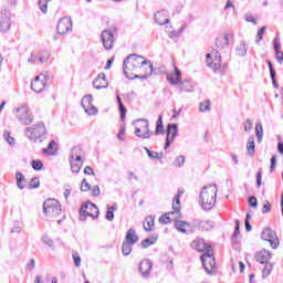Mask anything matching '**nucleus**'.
Returning a JSON list of instances; mask_svg holds the SVG:
<instances>
[{
    "label": "nucleus",
    "mask_w": 283,
    "mask_h": 283,
    "mask_svg": "<svg viewBox=\"0 0 283 283\" xmlns=\"http://www.w3.org/2000/svg\"><path fill=\"white\" fill-rule=\"evenodd\" d=\"M123 70L124 76L129 78V81H134V78L145 81L151 76L154 65L151 61H148L142 55L130 54L124 60Z\"/></svg>",
    "instance_id": "1"
},
{
    "label": "nucleus",
    "mask_w": 283,
    "mask_h": 283,
    "mask_svg": "<svg viewBox=\"0 0 283 283\" xmlns=\"http://www.w3.org/2000/svg\"><path fill=\"white\" fill-rule=\"evenodd\" d=\"M217 196H218V186L210 185V186H205L202 188L199 200L205 211H211V209H213V207L216 206Z\"/></svg>",
    "instance_id": "2"
},
{
    "label": "nucleus",
    "mask_w": 283,
    "mask_h": 283,
    "mask_svg": "<svg viewBox=\"0 0 283 283\" xmlns=\"http://www.w3.org/2000/svg\"><path fill=\"white\" fill-rule=\"evenodd\" d=\"M175 73L167 75L170 85H179L180 94L185 92H193V84L189 80L182 81V73L178 70V66L174 64Z\"/></svg>",
    "instance_id": "3"
},
{
    "label": "nucleus",
    "mask_w": 283,
    "mask_h": 283,
    "mask_svg": "<svg viewBox=\"0 0 283 283\" xmlns=\"http://www.w3.org/2000/svg\"><path fill=\"white\" fill-rule=\"evenodd\" d=\"M48 130L45 129V124L38 123L25 129V136L29 140H33V143H43L45 140V135Z\"/></svg>",
    "instance_id": "4"
},
{
    "label": "nucleus",
    "mask_w": 283,
    "mask_h": 283,
    "mask_svg": "<svg viewBox=\"0 0 283 283\" xmlns=\"http://www.w3.org/2000/svg\"><path fill=\"white\" fill-rule=\"evenodd\" d=\"M135 125V136L137 138L149 139L154 135V133L149 129V120L145 118L136 119Z\"/></svg>",
    "instance_id": "5"
},
{
    "label": "nucleus",
    "mask_w": 283,
    "mask_h": 283,
    "mask_svg": "<svg viewBox=\"0 0 283 283\" xmlns=\"http://www.w3.org/2000/svg\"><path fill=\"white\" fill-rule=\"evenodd\" d=\"M62 211L61 203L56 199H48L43 203L44 216L56 218V216H61Z\"/></svg>",
    "instance_id": "6"
},
{
    "label": "nucleus",
    "mask_w": 283,
    "mask_h": 283,
    "mask_svg": "<svg viewBox=\"0 0 283 283\" xmlns=\"http://www.w3.org/2000/svg\"><path fill=\"white\" fill-rule=\"evenodd\" d=\"M98 207H96L93 202L83 203L80 209V220L85 221L87 217L93 218V220L98 219Z\"/></svg>",
    "instance_id": "7"
},
{
    "label": "nucleus",
    "mask_w": 283,
    "mask_h": 283,
    "mask_svg": "<svg viewBox=\"0 0 283 283\" xmlns=\"http://www.w3.org/2000/svg\"><path fill=\"white\" fill-rule=\"evenodd\" d=\"M81 147L75 146L71 150V170L73 174H78L83 167V159H81Z\"/></svg>",
    "instance_id": "8"
},
{
    "label": "nucleus",
    "mask_w": 283,
    "mask_h": 283,
    "mask_svg": "<svg viewBox=\"0 0 283 283\" xmlns=\"http://www.w3.org/2000/svg\"><path fill=\"white\" fill-rule=\"evenodd\" d=\"M174 211L166 212L159 218L160 224H171V222H178L182 216L180 214V206L176 207V203H172Z\"/></svg>",
    "instance_id": "9"
},
{
    "label": "nucleus",
    "mask_w": 283,
    "mask_h": 283,
    "mask_svg": "<svg viewBox=\"0 0 283 283\" xmlns=\"http://www.w3.org/2000/svg\"><path fill=\"white\" fill-rule=\"evenodd\" d=\"M201 262L205 271L211 275V273H213V269H216V258H213L212 249H208L207 252L201 255Z\"/></svg>",
    "instance_id": "10"
},
{
    "label": "nucleus",
    "mask_w": 283,
    "mask_h": 283,
    "mask_svg": "<svg viewBox=\"0 0 283 283\" xmlns=\"http://www.w3.org/2000/svg\"><path fill=\"white\" fill-rule=\"evenodd\" d=\"M261 238L265 242H269L272 249H277V247H280V239H277L275 230H271V228H265L261 233Z\"/></svg>",
    "instance_id": "11"
},
{
    "label": "nucleus",
    "mask_w": 283,
    "mask_h": 283,
    "mask_svg": "<svg viewBox=\"0 0 283 283\" xmlns=\"http://www.w3.org/2000/svg\"><path fill=\"white\" fill-rule=\"evenodd\" d=\"M17 119L21 125H32V122L34 120L28 106H21L17 109Z\"/></svg>",
    "instance_id": "12"
},
{
    "label": "nucleus",
    "mask_w": 283,
    "mask_h": 283,
    "mask_svg": "<svg viewBox=\"0 0 283 283\" xmlns=\"http://www.w3.org/2000/svg\"><path fill=\"white\" fill-rule=\"evenodd\" d=\"M93 102L94 97L92 95H85L81 102L85 114H87L88 116H96V114H98V108L94 106Z\"/></svg>",
    "instance_id": "13"
},
{
    "label": "nucleus",
    "mask_w": 283,
    "mask_h": 283,
    "mask_svg": "<svg viewBox=\"0 0 283 283\" xmlns=\"http://www.w3.org/2000/svg\"><path fill=\"white\" fill-rule=\"evenodd\" d=\"M206 63L208 67H212L214 74H218L222 67V55L218 51L214 52V60L211 59V53L206 55Z\"/></svg>",
    "instance_id": "14"
},
{
    "label": "nucleus",
    "mask_w": 283,
    "mask_h": 283,
    "mask_svg": "<svg viewBox=\"0 0 283 283\" xmlns=\"http://www.w3.org/2000/svg\"><path fill=\"white\" fill-rule=\"evenodd\" d=\"M12 28V19L10 18V10L2 9L1 17H0V32L4 34Z\"/></svg>",
    "instance_id": "15"
},
{
    "label": "nucleus",
    "mask_w": 283,
    "mask_h": 283,
    "mask_svg": "<svg viewBox=\"0 0 283 283\" xmlns=\"http://www.w3.org/2000/svg\"><path fill=\"white\" fill-rule=\"evenodd\" d=\"M166 134L167 136L164 149H169L171 147V143H174L178 136V124H168Z\"/></svg>",
    "instance_id": "16"
},
{
    "label": "nucleus",
    "mask_w": 283,
    "mask_h": 283,
    "mask_svg": "<svg viewBox=\"0 0 283 283\" xmlns=\"http://www.w3.org/2000/svg\"><path fill=\"white\" fill-rule=\"evenodd\" d=\"M45 78H48V76L43 74L35 76L34 81L31 82V90L36 94H41V92L45 90Z\"/></svg>",
    "instance_id": "17"
},
{
    "label": "nucleus",
    "mask_w": 283,
    "mask_h": 283,
    "mask_svg": "<svg viewBox=\"0 0 283 283\" xmlns=\"http://www.w3.org/2000/svg\"><path fill=\"white\" fill-rule=\"evenodd\" d=\"M57 34H67V32H72V19L70 18H62L57 22Z\"/></svg>",
    "instance_id": "18"
},
{
    "label": "nucleus",
    "mask_w": 283,
    "mask_h": 283,
    "mask_svg": "<svg viewBox=\"0 0 283 283\" xmlns=\"http://www.w3.org/2000/svg\"><path fill=\"white\" fill-rule=\"evenodd\" d=\"M101 39L105 50H112V48H114V33H112V31H102Z\"/></svg>",
    "instance_id": "19"
},
{
    "label": "nucleus",
    "mask_w": 283,
    "mask_h": 283,
    "mask_svg": "<svg viewBox=\"0 0 283 283\" xmlns=\"http://www.w3.org/2000/svg\"><path fill=\"white\" fill-rule=\"evenodd\" d=\"M175 229H177V231H179V233H195V227L193 223H189L187 221H176L175 222Z\"/></svg>",
    "instance_id": "20"
},
{
    "label": "nucleus",
    "mask_w": 283,
    "mask_h": 283,
    "mask_svg": "<svg viewBox=\"0 0 283 283\" xmlns=\"http://www.w3.org/2000/svg\"><path fill=\"white\" fill-rule=\"evenodd\" d=\"M154 266V263L149 259H144L139 263V273H142V276L149 277L151 275V269Z\"/></svg>",
    "instance_id": "21"
},
{
    "label": "nucleus",
    "mask_w": 283,
    "mask_h": 283,
    "mask_svg": "<svg viewBox=\"0 0 283 283\" xmlns=\"http://www.w3.org/2000/svg\"><path fill=\"white\" fill-rule=\"evenodd\" d=\"M192 224L196 229L199 231H211L213 229V222L207 221V220H200V219H193Z\"/></svg>",
    "instance_id": "22"
},
{
    "label": "nucleus",
    "mask_w": 283,
    "mask_h": 283,
    "mask_svg": "<svg viewBox=\"0 0 283 283\" xmlns=\"http://www.w3.org/2000/svg\"><path fill=\"white\" fill-rule=\"evenodd\" d=\"M108 86L109 84L107 83L105 73H99L93 81L94 90H107Z\"/></svg>",
    "instance_id": "23"
},
{
    "label": "nucleus",
    "mask_w": 283,
    "mask_h": 283,
    "mask_svg": "<svg viewBox=\"0 0 283 283\" xmlns=\"http://www.w3.org/2000/svg\"><path fill=\"white\" fill-rule=\"evenodd\" d=\"M231 35H229V33H223L221 35H219L216 39V48L217 50H227V48H229V39Z\"/></svg>",
    "instance_id": "24"
},
{
    "label": "nucleus",
    "mask_w": 283,
    "mask_h": 283,
    "mask_svg": "<svg viewBox=\"0 0 283 283\" xmlns=\"http://www.w3.org/2000/svg\"><path fill=\"white\" fill-rule=\"evenodd\" d=\"M273 258V254L269 250H261L255 253V260L259 264H269V260Z\"/></svg>",
    "instance_id": "25"
},
{
    "label": "nucleus",
    "mask_w": 283,
    "mask_h": 283,
    "mask_svg": "<svg viewBox=\"0 0 283 283\" xmlns=\"http://www.w3.org/2000/svg\"><path fill=\"white\" fill-rule=\"evenodd\" d=\"M155 21L158 23V25H165L169 23V13L167 10L163 9L161 11L155 13Z\"/></svg>",
    "instance_id": "26"
},
{
    "label": "nucleus",
    "mask_w": 283,
    "mask_h": 283,
    "mask_svg": "<svg viewBox=\"0 0 283 283\" xmlns=\"http://www.w3.org/2000/svg\"><path fill=\"white\" fill-rule=\"evenodd\" d=\"M191 248L195 249V251H199V253H202V251H207V249H211V247L205 243V239L202 238L195 239L191 242Z\"/></svg>",
    "instance_id": "27"
},
{
    "label": "nucleus",
    "mask_w": 283,
    "mask_h": 283,
    "mask_svg": "<svg viewBox=\"0 0 283 283\" xmlns=\"http://www.w3.org/2000/svg\"><path fill=\"white\" fill-rule=\"evenodd\" d=\"M138 240H140V238L138 237V234L136 233V230L134 229H129L127 232H126V235H125V241L126 243L128 244H137Z\"/></svg>",
    "instance_id": "28"
},
{
    "label": "nucleus",
    "mask_w": 283,
    "mask_h": 283,
    "mask_svg": "<svg viewBox=\"0 0 283 283\" xmlns=\"http://www.w3.org/2000/svg\"><path fill=\"white\" fill-rule=\"evenodd\" d=\"M247 149H248V156H250V158H253V156H255V137L253 136L249 137Z\"/></svg>",
    "instance_id": "29"
},
{
    "label": "nucleus",
    "mask_w": 283,
    "mask_h": 283,
    "mask_svg": "<svg viewBox=\"0 0 283 283\" xmlns=\"http://www.w3.org/2000/svg\"><path fill=\"white\" fill-rule=\"evenodd\" d=\"M247 50H249V45L242 41L235 49L237 56H247Z\"/></svg>",
    "instance_id": "30"
},
{
    "label": "nucleus",
    "mask_w": 283,
    "mask_h": 283,
    "mask_svg": "<svg viewBox=\"0 0 283 283\" xmlns=\"http://www.w3.org/2000/svg\"><path fill=\"white\" fill-rule=\"evenodd\" d=\"M155 218L149 216L146 217L145 221H144V229L146 231H154V224H155Z\"/></svg>",
    "instance_id": "31"
},
{
    "label": "nucleus",
    "mask_w": 283,
    "mask_h": 283,
    "mask_svg": "<svg viewBox=\"0 0 283 283\" xmlns=\"http://www.w3.org/2000/svg\"><path fill=\"white\" fill-rule=\"evenodd\" d=\"M51 54L46 50H42L38 54V61L40 63H48L50 61Z\"/></svg>",
    "instance_id": "32"
},
{
    "label": "nucleus",
    "mask_w": 283,
    "mask_h": 283,
    "mask_svg": "<svg viewBox=\"0 0 283 283\" xmlns=\"http://www.w3.org/2000/svg\"><path fill=\"white\" fill-rule=\"evenodd\" d=\"M255 136L258 143H262V138H264V128L262 127L261 123H258L255 125Z\"/></svg>",
    "instance_id": "33"
},
{
    "label": "nucleus",
    "mask_w": 283,
    "mask_h": 283,
    "mask_svg": "<svg viewBox=\"0 0 283 283\" xmlns=\"http://www.w3.org/2000/svg\"><path fill=\"white\" fill-rule=\"evenodd\" d=\"M15 180H17L18 189H25V184H23V182H25V176H23V174L17 172Z\"/></svg>",
    "instance_id": "34"
},
{
    "label": "nucleus",
    "mask_w": 283,
    "mask_h": 283,
    "mask_svg": "<svg viewBox=\"0 0 283 283\" xmlns=\"http://www.w3.org/2000/svg\"><path fill=\"white\" fill-rule=\"evenodd\" d=\"M55 147H56V142L51 140L48 147L43 149V153L46 154L48 156H54V154H56V150H54Z\"/></svg>",
    "instance_id": "35"
},
{
    "label": "nucleus",
    "mask_w": 283,
    "mask_h": 283,
    "mask_svg": "<svg viewBox=\"0 0 283 283\" xmlns=\"http://www.w3.org/2000/svg\"><path fill=\"white\" fill-rule=\"evenodd\" d=\"M133 249H134V244L127 243L126 241H124L122 243V253H123V255H132Z\"/></svg>",
    "instance_id": "36"
},
{
    "label": "nucleus",
    "mask_w": 283,
    "mask_h": 283,
    "mask_svg": "<svg viewBox=\"0 0 283 283\" xmlns=\"http://www.w3.org/2000/svg\"><path fill=\"white\" fill-rule=\"evenodd\" d=\"M155 134H165V126L163 125V115H159L157 124H156V129Z\"/></svg>",
    "instance_id": "37"
},
{
    "label": "nucleus",
    "mask_w": 283,
    "mask_h": 283,
    "mask_svg": "<svg viewBox=\"0 0 283 283\" xmlns=\"http://www.w3.org/2000/svg\"><path fill=\"white\" fill-rule=\"evenodd\" d=\"M117 103H118L119 112H120V120H125V116L127 114V108H125V105H123V99H120V96H117Z\"/></svg>",
    "instance_id": "38"
},
{
    "label": "nucleus",
    "mask_w": 283,
    "mask_h": 283,
    "mask_svg": "<svg viewBox=\"0 0 283 283\" xmlns=\"http://www.w3.org/2000/svg\"><path fill=\"white\" fill-rule=\"evenodd\" d=\"M156 240H158V235H154L151 239H145L142 241L143 249H147L148 247H151V244H156Z\"/></svg>",
    "instance_id": "39"
},
{
    "label": "nucleus",
    "mask_w": 283,
    "mask_h": 283,
    "mask_svg": "<svg viewBox=\"0 0 283 283\" xmlns=\"http://www.w3.org/2000/svg\"><path fill=\"white\" fill-rule=\"evenodd\" d=\"M199 112H211V102L209 99L201 102L199 105Z\"/></svg>",
    "instance_id": "40"
},
{
    "label": "nucleus",
    "mask_w": 283,
    "mask_h": 283,
    "mask_svg": "<svg viewBox=\"0 0 283 283\" xmlns=\"http://www.w3.org/2000/svg\"><path fill=\"white\" fill-rule=\"evenodd\" d=\"M114 211H116V205L108 207L106 212V220H108V222H114Z\"/></svg>",
    "instance_id": "41"
},
{
    "label": "nucleus",
    "mask_w": 283,
    "mask_h": 283,
    "mask_svg": "<svg viewBox=\"0 0 283 283\" xmlns=\"http://www.w3.org/2000/svg\"><path fill=\"white\" fill-rule=\"evenodd\" d=\"M31 167L32 169H34V171H41V169H43V161L39 159H33L31 161Z\"/></svg>",
    "instance_id": "42"
},
{
    "label": "nucleus",
    "mask_w": 283,
    "mask_h": 283,
    "mask_svg": "<svg viewBox=\"0 0 283 283\" xmlns=\"http://www.w3.org/2000/svg\"><path fill=\"white\" fill-rule=\"evenodd\" d=\"M41 186V181L39 180V177H34L29 182V189H39Z\"/></svg>",
    "instance_id": "43"
},
{
    "label": "nucleus",
    "mask_w": 283,
    "mask_h": 283,
    "mask_svg": "<svg viewBox=\"0 0 283 283\" xmlns=\"http://www.w3.org/2000/svg\"><path fill=\"white\" fill-rule=\"evenodd\" d=\"M271 271H273V264L265 263V265L263 268V277H269V275H271Z\"/></svg>",
    "instance_id": "44"
},
{
    "label": "nucleus",
    "mask_w": 283,
    "mask_h": 283,
    "mask_svg": "<svg viewBox=\"0 0 283 283\" xmlns=\"http://www.w3.org/2000/svg\"><path fill=\"white\" fill-rule=\"evenodd\" d=\"M38 6L43 14H48V2H45V0H39Z\"/></svg>",
    "instance_id": "45"
},
{
    "label": "nucleus",
    "mask_w": 283,
    "mask_h": 283,
    "mask_svg": "<svg viewBox=\"0 0 283 283\" xmlns=\"http://www.w3.org/2000/svg\"><path fill=\"white\" fill-rule=\"evenodd\" d=\"M3 138L4 140L8 143V145H14L17 143V140L14 139V137L10 136L9 132H4L3 134Z\"/></svg>",
    "instance_id": "46"
},
{
    "label": "nucleus",
    "mask_w": 283,
    "mask_h": 283,
    "mask_svg": "<svg viewBox=\"0 0 283 283\" xmlns=\"http://www.w3.org/2000/svg\"><path fill=\"white\" fill-rule=\"evenodd\" d=\"M72 258L76 269H78L81 266V254H78V252H73Z\"/></svg>",
    "instance_id": "47"
},
{
    "label": "nucleus",
    "mask_w": 283,
    "mask_h": 283,
    "mask_svg": "<svg viewBox=\"0 0 283 283\" xmlns=\"http://www.w3.org/2000/svg\"><path fill=\"white\" fill-rule=\"evenodd\" d=\"M185 165V156H178L174 161V167H182Z\"/></svg>",
    "instance_id": "48"
},
{
    "label": "nucleus",
    "mask_w": 283,
    "mask_h": 283,
    "mask_svg": "<svg viewBox=\"0 0 283 283\" xmlns=\"http://www.w3.org/2000/svg\"><path fill=\"white\" fill-rule=\"evenodd\" d=\"M182 193H185V191L182 190H178L176 197L172 200V203L176 205V208L178 209V206L180 207V196H182Z\"/></svg>",
    "instance_id": "49"
},
{
    "label": "nucleus",
    "mask_w": 283,
    "mask_h": 283,
    "mask_svg": "<svg viewBox=\"0 0 283 283\" xmlns=\"http://www.w3.org/2000/svg\"><path fill=\"white\" fill-rule=\"evenodd\" d=\"M184 30H185V27H182L179 31H170L168 36L170 39H178V36H180V34H182Z\"/></svg>",
    "instance_id": "50"
},
{
    "label": "nucleus",
    "mask_w": 283,
    "mask_h": 283,
    "mask_svg": "<svg viewBox=\"0 0 283 283\" xmlns=\"http://www.w3.org/2000/svg\"><path fill=\"white\" fill-rule=\"evenodd\" d=\"M90 189H92V186L87 182V179H83L81 184V191H90Z\"/></svg>",
    "instance_id": "51"
},
{
    "label": "nucleus",
    "mask_w": 283,
    "mask_h": 283,
    "mask_svg": "<svg viewBox=\"0 0 283 283\" xmlns=\"http://www.w3.org/2000/svg\"><path fill=\"white\" fill-rule=\"evenodd\" d=\"M264 30H266V27H262V28L258 31L255 43H260V41H262V39H263V36H264Z\"/></svg>",
    "instance_id": "52"
},
{
    "label": "nucleus",
    "mask_w": 283,
    "mask_h": 283,
    "mask_svg": "<svg viewBox=\"0 0 283 283\" xmlns=\"http://www.w3.org/2000/svg\"><path fill=\"white\" fill-rule=\"evenodd\" d=\"M244 132H251L253 129V122L251 119H247L243 124Z\"/></svg>",
    "instance_id": "53"
},
{
    "label": "nucleus",
    "mask_w": 283,
    "mask_h": 283,
    "mask_svg": "<svg viewBox=\"0 0 283 283\" xmlns=\"http://www.w3.org/2000/svg\"><path fill=\"white\" fill-rule=\"evenodd\" d=\"M91 193H92V196H94V198H98V196H101V187L93 186L91 188Z\"/></svg>",
    "instance_id": "54"
},
{
    "label": "nucleus",
    "mask_w": 283,
    "mask_h": 283,
    "mask_svg": "<svg viewBox=\"0 0 283 283\" xmlns=\"http://www.w3.org/2000/svg\"><path fill=\"white\" fill-rule=\"evenodd\" d=\"M148 158H150L151 160H160V155L158 154V151L148 150Z\"/></svg>",
    "instance_id": "55"
},
{
    "label": "nucleus",
    "mask_w": 283,
    "mask_h": 283,
    "mask_svg": "<svg viewBox=\"0 0 283 283\" xmlns=\"http://www.w3.org/2000/svg\"><path fill=\"white\" fill-rule=\"evenodd\" d=\"M42 242H44V244H48V247H54V241L52 239H50V237L44 235L42 238Z\"/></svg>",
    "instance_id": "56"
},
{
    "label": "nucleus",
    "mask_w": 283,
    "mask_h": 283,
    "mask_svg": "<svg viewBox=\"0 0 283 283\" xmlns=\"http://www.w3.org/2000/svg\"><path fill=\"white\" fill-rule=\"evenodd\" d=\"M266 63H268V67L270 70V76H271V78H274L276 73H275V69H273V63H271V61H266Z\"/></svg>",
    "instance_id": "57"
},
{
    "label": "nucleus",
    "mask_w": 283,
    "mask_h": 283,
    "mask_svg": "<svg viewBox=\"0 0 283 283\" xmlns=\"http://www.w3.org/2000/svg\"><path fill=\"white\" fill-rule=\"evenodd\" d=\"M248 202L250 207H253V208L258 207V198H255V196L250 197Z\"/></svg>",
    "instance_id": "58"
},
{
    "label": "nucleus",
    "mask_w": 283,
    "mask_h": 283,
    "mask_svg": "<svg viewBox=\"0 0 283 283\" xmlns=\"http://www.w3.org/2000/svg\"><path fill=\"white\" fill-rule=\"evenodd\" d=\"M35 268L36 261L34 259H31L30 262L27 264V269H29V271H34Z\"/></svg>",
    "instance_id": "59"
},
{
    "label": "nucleus",
    "mask_w": 283,
    "mask_h": 283,
    "mask_svg": "<svg viewBox=\"0 0 283 283\" xmlns=\"http://www.w3.org/2000/svg\"><path fill=\"white\" fill-rule=\"evenodd\" d=\"M256 187L258 189L262 187V171H258L256 174Z\"/></svg>",
    "instance_id": "60"
},
{
    "label": "nucleus",
    "mask_w": 283,
    "mask_h": 283,
    "mask_svg": "<svg viewBox=\"0 0 283 283\" xmlns=\"http://www.w3.org/2000/svg\"><path fill=\"white\" fill-rule=\"evenodd\" d=\"M245 21H247L248 23H253V25H258V20H255V19L253 18V15H251V14H247V15H245Z\"/></svg>",
    "instance_id": "61"
},
{
    "label": "nucleus",
    "mask_w": 283,
    "mask_h": 283,
    "mask_svg": "<svg viewBox=\"0 0 283 283\" xmlns=\"http://www.w3.org/2000/svg\"><path fill=\"white\" fill-rule=\"evenodd\" d=\"M276 163H277V158L275 156H272V158H271V166H270L271 174H273V171L275 170Z\"/></svg>",
    "instance_id": "62"
},
{
    "label": "nucleus",
    "mask_w": 283,
    "mask_h": 283,
    "mask_svg": "<svg viewBox=\"0 0 283 283\" xmlns=\"http://www.w3.org/2000/svg\"><path fill=\"white\" fill-rule=\"evenodd\" d=\"M271 211V202L265 201L263 205L262 213H269Z\"/></svg>",
    "instance_id": "63"
},
{
    "label": "nucleus",
    "mask_w": 283,
    "mask_h": 283,
    "mask_svg": "<svg viewBox=\"0 0 283 283\" xmlns=\"http://www.w3.org/2000/svg\"><path fill=\"white\" fill-rule=\"evenodd\" d=\"M276 60L279 63H283V52L279 51V53H275Z\"/></svg>",
    "instance_id": "64"
}]
</instances>
